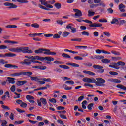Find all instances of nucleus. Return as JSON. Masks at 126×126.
<instances>
[{
  "label": "nucleus",
  "instance_id": "obj_61",
  "mask_svg": "<svg viewBox=\"0 0 126 126\" xmlns=\"http://www.w3.org/2000/svg\"><path fill=\"white\" fill-rule=\"evenodd\" d=\"M85 65L86 66H88L89 67H90V66H92V63L90 62H89V63H85Z\"/></svg>",
  "mask_w": 126,
  "mask_h": 126
},
{
  "label": "nucleus",
  "instance_id": "obj_13",
  "mask_svg": "<svg viewBox=\"0 0 126 126\" xmlns=\"http://www.w3.org/2000/svg\"><path fill=\"white\" fill-rule=\"evenodd\" d=\"M123 8H126V6L122 3L120 4L119 5V9L120 10L121 12H125L126 11V10L124 9Z\"/></svg>",
  "mask_w": 126,
  "mask_h": 126
},
{
  "label": "nucleus",
  "instance_id": "obj_41",
  "mask_svg": "<svg viewBox=\"0 0 126 126\" xmlns=\"http://www.w3.org/2000/svg\"><path fill=\"white\" fill-rule=\"evenodd\" d=\"M111 53H112V54H113L114 55H115L116 56H120L121 55V53H120V52H117L115 50L111 51Z\"/></svg>",
  "mask_w": 126,
  "mask_h": 126
},
{
  "label": "nucleus",
  "instance_id": "obj_6",
  "mask_svg": "<svg viewBox=\"0 0 126 126\" xmlns=\"http://www.w3.org/2000/svg\"><path fill=\"white\" fill-rule=\"evenodd\" d=\"M22 65H30L31 64V60L25 59L23 61L20 63Z\"/></svg>",
  "mask_w": 126,
  "mask_h": 126
},
{
  "label": "nucleus",
  "instance_id": "obj_49",
  "mask_svg": "<svg viewBox=\"0 0 126 126\" xmlns=\"http://www.w3.org/2000/svg\"><path fill=\"white\" fill-rule=\"evenodd\" d=\"M107 11H108V13L110 14H113V13H114V10L111 8H108Z\"/></svg>",
  "mask_w": 126,
  "mask_h": 126
},
{
  "label": "nucleus",
  "instance_id": "obj_50",
  "mask_svg": "<svg viewBox=\"0 0 126 126\" xmlns=\"http://www.w3.org/2000/svg\"><path fill=\"white\" fill-rule=\"evenodd\" d=\"M20 107L22 108H26L27 107V104L25 102H22V103L20 104Z\"/></svg>",
  "mask_w": 126,
  "mask_h": 126
},
{
  "label": "nucleus",
  "instance_id": "obj_32",
  "mask_svg": "<svg viewBox=\"0 0 126 126\" xmlns=\"http://www.w3.org/2000/svg\"><path fill=\"white\" fill-rule=\"evenodd\" d=\"M59 67L61 68H63V69H69V67L65 65H60Z\"/></svg>",
  "mask_w": 126,
  "mask_h": 126
},
{
  "label": "nucleus",
  "instance_id": "obj_16",
  "mask_svg": "<svg viewBox=\"0 0 126 126\" xmlns=\"http://www.w3.org/2000/svg\"><path fill=\"white\" fill-rule=\"evenodd\" d=\"M112 64H113V65H109V67H111V68H114L115 69H119L120 68V67L116 66L117 65V63H113Z\"/></svg>",
  "mask_w": 126,
  "mask_h": 126
},
{
  "label": "nucleus",
  "instance_id": "obj_56",
  "mask_svg": "<svg viewBox=\"0 0 126 126\" xmlns=\"http://www.w3.org/2000/svg\"><path fill=\"white\" fill-rule=\"evenodd\" d=\"M65 83L66 84H67V83H69V84H71V85H73V84H74V82L72 80L67 81L65 82Z\"/></svg>",
  "mask_w": 126,
  "mask_h": 126
},
{
  "label": "nucleus",
  "instance_id": "obj_57",
  "mask_svg": "<svg viewBox=\"0 0 126 126\" xmlns=\"http://www.w3.org/2000/svg\"><path fill=\"white\" fill-rule=\"evenodd\" d=\"M109 74H110V75H118V74H119V73H118L116 72H114V71H110L109 72Z\"/></svg>",
  "mask_w": 126,
  "mask_h": 126
},
{
  "label": "nucleus",
  "instance_id": "obj_48",
  "mask_svg": "<svg viewBox=\"0 0 126 126\" xmlns=\"http://www.w3.org/2000/svg\"><path fill=\"white\" fill-rule=\"evenodd\" d=\"M24 121L23 120H19L18 121H15L14 124L15 125H20V124H22V123H24Z\"/></svg>",
  "mask_w": 126,
  "mask_h": 126
},
{
  "label": "nucleus",
  "instance_id": "obj_39",
  "mask_svg": "<svg viewBox=\"0 0 126 126\" xmlns=\"http://www.w3.org/2000/svg\"><path fill=\"white\" fill-rule=\"evenodd\" d=\"M63 87H64L65 90H71V89H72V87H68V86L65 84L63 85Z\"/></svg>",
  "mask_w": 126,
  "mask_h": 126
},
{
  "label": "nucleus",
  "instance_id": "obj_27",
  "mask_svg": "<svg viewBox=\"0 0 126 126\" xmlns=\"http://www.w3.org/2000/svg\"><path fill=\"white\" fill-rule=\"evenodd\" d=\"M40 101L41 102V103L44 105V106H46V104H47V99H46V98H44L43 97H41L40 98Z\"/></svg>",
  "mask_w": 126,
  "mask_h": 126
},
{
  "label": "nucleus",
  "instance_id": "obj_19",
  "mask_svg": "<svg viewBox=\"0 0 126 126\" xmlns=\"http://www.w3.org/2000/svg\"><path fill=\"white\" fill-rule=\"evenodd\" d=\"M20 75H23V72H20L19 73H15L10 74V76H13V77H14L15 76H20Z\"/></svg>",
  "mask_w": 126,
  "mask_h": 126
},
{
  "label": "nucleus",
  "instance_id": "obj_20",
  "mask_svg": "<svg viewBox=\"0 0 126 126\" xmlns=\"http://www.w3.org/2000/svg\"><path fill=\"white\" fill-rule=\"evenodd\" d=\"M101 62L103 63H105V64H107L108 63H111V60L107 58H105V59L103 58V59H102Z\"/></svg>",
  "mask_w": 126,
  "mask_h": 126
},
{
  "label": "nucleus",
  "instance_id": "obj_29",
  "mask_svg": "<svg viewBox=\"0 0 126 126\" xmlns=\"http://www.w3.org/2000/svg\"><path fill=\"white\" fill-rule=\"evenodd\" d=\"M53 63L55 64H63L64 63L63 62L60 61L59 60H56Z\"/></svg>",
  "mask_w": 126,
  "mask_h": 126
},
{
  "label": "nucleus",
  "instance_id": "obj_42",
  "mask_svg": "<svg viewBox=\"0 0 126 126\" xmlns=\"http://www.w3.org/2000/svg\"><path fill=\"white\" fill-rule=\"evenodd\" d=\"M94 105V104L93 103L89 104L87 107L88 110L91 111V110H92V107H93Z\"/></svg>",
  "mask_w": 126,
  "mask_h": 126
},
{
  "label": "nucleus",
  "instance_id": "obj_53",
  "mask_svg": "<svg viewBox=\"0 0 126 126\" xmlns=\"http://www.w3.org/2000/svg\"><path fill=\"white\" fill-rule=\"evenodd\" d=\"M83 99H84V96H81L78 98V100H76V102H77V101L79 102H81Z\"/></svg>",
  "mask_w": 126,
  "mask_h": 126
},
{
  "label": "nucleus",
  "instance_id": "obj_36",
  "mask_svg": "<svg viewBox=\"0 0 126 126\" xmlns=\"http://www.w3.org/2000/svg\"><path fill=\"white\" fill-rule=\"evenodd\" d=\"M48 89V87H40L37 89H35L34 90V91H38V90H44L45 89Z\"/></svg>",
  "mask_w": 126,
  "mask_h": 126
},
{
  "label": "nucleus",
  "instance_id": "obj_37",
  "mask_svg": "<svg viewBox=\"0 0 126 126\" xmlns=\"http://www.w3.org/2000/svg\"><path fill=\"white\" fill-rule=\"evenodd\" d=\"M32 27H34V28H39L40 25H39L38 23H33L32 24Z\"/></svg>",
  "mask_w": 126,
  "mask_h": 126
},
{
  "label": "nucleus",
  "instance_id": "obj_3",
  "mask_svg": "<svg viewBox=\"0 0 126 126\" xmlns=\"http://www.w3.org/2000/svg\"><path fill=\"white\" fill-rule=\"evenodd\" d=\"M93 67L94 69H98L97 72L98 73H104V71H105V70L103 69L104 68V67L99 65H93Z\"/></svg>",
  "mask_w": 126,
  "mask_h": 126
},
{
  "label": "nucleus",
  "instance_id": "obj_46",
  "mask_svg": "<svg viewBox=\"0 0 126 126\" xmlns=\"http://www.w3.org/2000/svg\"><path fill=\"white\" fill-rule=\"evenodd\" d=\"M95 59H97V60H102V59H105V57L100 55V56H97L95 55Z\"/></svg>",
  "mask_w": 126,
  "mask_h": 126
},
{
  "label": "nucleus",
  "instance_id": "obj_7",
  "mask_svg": "<svg viewBox=\"0 0 126 126\" xmlns=\"http://www.w3.org/2000/svg\"><path fill=\"white\" fill-rule=\"evenodd\" d=\"M71 25H72V24H69L68 25H67L66 27V28H67V29H71V33H76V28L71 26Z\"/></svg>",
  "mask_w": 126,
  "mask_h": 126
},
{
  "label": "nucleus",
  "instance_id": "obj_10",
  "mask_svg": "<svg viewBox=\"0 0 126 126\" xmlns=\"http://www.w3.org/2000/svg\"><path fill=\"white\" fill-rule=\"evenodd\" d=\"M27 83V81L24 80V81H18L16 84L18 85V86H21L22 85H24V84Z\"/></svg>",
  "mask_w": 126,
  "mask_h": 126
},
{
  "label": "nucleus",
  "instance_id": "obj_2",
  "mask_svg": "<svg viewBox=\"0 0 126 126\" xmlns=\"http://www.w3.org/2000/svg\"><path fill=\"white\" fill-rule=\"evenodd\" d=\"M105 82L106 80H105L104 79L102 78H96V80L95 79L94 83H95L97 86H104V85L102 84H104V83H105Z\"/></svg>",
  "mask_w": 126,
  "mask_h": 126
},
{
  "label": "nucleus",
  "instance_id": "obj_17",
  "mask_svg": "<svg viewBox=\"0 0 126 126\" xmlns=\"http://www.w3.org/2000/svg\"><path fill=\"white\" fill-rule=\"evenodd\" d=\"M30 79L32 81H36V82H39V81H41V80H42V79H40L37 77H31Z\"/></svg>",
  "mask_w": 126,
  "mask_h": 126
},
{
  "label": "nucleus",
  "instance_id": "obj_33",
  "mask_svg": "<svg viewBox=\"0 0 126 126\" xmlns=\"http://www.w3.org/2000/svg\"><path fill=\"white\" fill-rule=\"evenodd\" d=\"M26 99L27 100H28V101L30 100H35V98L34 97L29 95H27L26 96Z\"/></svg>",
  "mask_w": 126,
  "mask_h": 126
},
{
  "label": "nucleus",
  "instance_id": "obj_21",
  "mask_svg": "<svg viewBox=\"0 0 126 126\" xmlns=\"http://www.w3.org/2000/svg\"><path fill=\"white\" fill-rule=\"evenodd\" d=\"M23 75H26L28 77H30L31 75H33V72H23Z\"/></svg>",
  "mask_w": 126,
  "mask_h": 126
},
{
  "label": "nucleus",
  "instance_id": "obj_35",
  "mask_svg": "<svg viewBox=\"0 0 126 126\" xmlns=\"http://www.w3.org/2000/svg\"><path fill=\"white\" fill-rule=\"evenodd\" d=\"M39 2H41L42 5H45V6H46L48 3V2H47L46 0H40Z\"/></svg>",
  "mask_w": 126,
  "mask_h": 126
},
{
  "label": "nucleus",
  "instance_id": "obj_12",
  "mask_svg": "<svg viewBox=\"0 0 126 126\" xmlns=\"http://www.w3.org/2000/svg\"><path fill=\"white\" fill-rule=\"evenodd\" d=\"M83 73L85 74H88V75H91V76H95L96 74L95 73L92 72L91 71H87V70H84L83 71Z\"/></svg>",
  "mask_w": 126,
  "mask_h": 126
},
{
  "label": "nucleus",
  "instance_id": "obj_63",
  "mask_svg": "<svg viewBox=\"0 0 126 126\" xmlns=\"http://www.w3.org/2000/svg\"><path fill=\"white\" fill-rule=\"evenodd\" d=\"M99 22H108V20H107V19H99Z\"/></svg>",
  "mask_w": 126,
  "mask_h": 126
},
{
  "label": "nucleus",
  "instance_id": "obj_34",
  "mask_svg": "<svg viewBox=\"0 0 126 126\" xmlns=\"http://www.w3.org/2000/svg\"><path fill=\"white\" fill-rule=\"evenodd\" d=\"M69 34H70V33H69V32L65 31V32H63V33L62 34V36H63V37H67V36H68V35H69Z\"/></svg>",
  "mask_w": 126,
  "mask_h": 126
},
{
  "label": "nucleus",
  "instance_id": "obj_38",
  "mask_svg": "<svg viewBox=\"0 0 126 126\" xmlns=\"http://www.w3.org/2000/svg\"><path fill=\"white\" fill-rule=\"evenodd\" d=\"M8 62L4 61L3 59H0V64H6Z\"/></svg>",
  "mask_w": 126,
  "mask_h": 126
},
{
  "label": "nucleus",
  "instance_id": "obj_26",
  "mask_svg": "<svg viewBox=\"0 0 126 126\" xmlns=\"http://www.w3.org/2000/svg\"><path fill=\"white\" fill-rule=\"evenodd\" d=\"M117 65H121V66H125L126 65V63L124 62L123 61H119L117 62Z\"/></svg>",
  "mask_w": 126,
  "mask_h": 126
},
{
  "label": "nucleus",
  "instance_id": "obj_45",
  "mask_svg": "<svg viewBox=\"0 0 126 126\" xmlns=\"http://www.w3.org/2000/svg\"><path fill=\"white\" fill-rule=\"evenodd\" d=\"M62 57H63V58H67L68 59H70V58H71V57H70V56H69L67 54H65V53H63Z\"/></svg>",
  "mask_w": 126,
  "mask_h": 126
},
{
  "label": "nucleus",
  "instance_id": "obj_5",
  "mask_svg": "<svg viewBox=\"0 0 126 126\" xmlns=\"http://www.w3.org/2000/svg\"><path fill=\"white\" fill-rule=\"evenodd\" d=\"M84 82H87L88 83H95V79L93 78H89L87 77H85L82 79Z\"/></svg>",
  "mask_w": 126,
  "mask_h": 126
},
{
  "label": "nucleus",
  "instance_id": "obj_14",
  "mask_svg": "<svg viewBox=\"0 0 126 126\" xmlns=\"http://www.w3.org/2000/svg\"><path fill=\"white\" fill-rule=\"evenodd\" d=\"M13 2H19L20 3H28L29 1L26 0H12Z\"/></svg>",
  "mask_w": 126,
  "mask_h": 126
},
{
  "label": "nucleus",
  "instance_id": "obj_4",
  "mask_svg": "<svg viewBox=\"0 0 126 126\" xmlns=\"http://www.w3.org/2000/svg\"><path fill=\"white\" fill-rule=\"evenodd\" d=\"M74 12H75L74 15H72V16H74L75 18H77V17H80L82 16V12L80 10L77 9H73Z\"/></svg>",
  "mask_w": 126,
  "mask_h": 126
},
{
  "label": "nucleus",
  "instance_id": "obj_40",
  "mask_svg": "<svg viewBox=\"0 0 126 126\" xmlns=\"http://www.w3.org/2000/svg\"><path fill=\"white\" fill-rule=\"evenodd\" d=\"M8 8L11 9V8H17V5L11 3V5L9 7H8Z\"/></svg>",
  "mask_w": 126,
  "mask_h": 126
},
{
  "label": "nucleus",
  "instance_id": "obj_9",
  "mask_svg": "<svg viewBox=\"0 0 126 126\" xmlns=\"http://www.w3.org/2000/svg\"><path fill=\"white\" fill-rule=\"evenodd\" d=\"M43 52H47V49L40 48L34 51L35 54H42Z\"/></svg>",
  "mask_w": 126,
  "mask_h": 126
},
{
  "label": "nucleus",
  "instance_id": "obj_8",
  "mask_svg": "<svg viewBox=\"0 0 126 126\" xmlns=\"http://www.w3.org/2000/svg\"><path fill=\"white\" fill-rule=\"evenodd\" d=\"M90 27H102L103 24L100 23H93L92 24L89 25Z\"/></svg>",
  "mask_w": 126,
  "mask_h": 126
},
{
  "label": "nucleus",
  "instance_id": "obj_59",
  "mask_svg": "<svg viewBox=\"0 0 126 126\" xmlns=\"http://www.w3.org/2000/svg\"><path fill=\"white\" fill-rule=\"evenodd\" d=\"M103 34L105 35V36H107V37H110V36H111V33L108 32H104Z\"/></svg>",
  "mask_w": 126,
  "mask_h": 126
},
{
  "label": "nucleus",
  "instance_id": "obj_54",
  "mask_svg": "<svg viewBox=\"0 0 126 126\" xmlns=\"http://www.w3.org/2000/svg\"><path fill=\"white\" fill-rule=\"evenodd\" d=\"M49 102H51V103H53V104H56L57 103V100L55 98H52L49 99Z\"/></svg>",
  "mask_w": 126,
  "mask_h": 126
},
{
  "label": "nucleus",
  "instance_id": "obj_60",
  "mask_svg": "<svg viewBox=\"0 0 126 126\" xmlns=\"http://www.w3.org/2000/svg\"><path fill=\"white\" fill-rule=\"evenodd\" d=\"M93 35L94 37H99V32L97 31H95L93 32Z\"/></svg>",
  "mask_w": 126,
  "mask_h": 126
},
{
  "label": "nucleus",
  "instance_id": "obj_64",
  "mask_svg": "<svg viewBox=\"0 0 126 126\" xmlns=\"http://www.w3.org/2000/svg\"><path fill=\"white\" fill-rule=\"evenodd\" d=\"M10 90L12 91V92H14L15 91V86L13 85L11 88H10Z\"/></svg>",
  "mask_w": 126,
  "mask_h": 126
},
{
  "label": "nucleus",
  "instance_id": "obj_51",
  "mask_svg": "<svg viewBox=\"0 0 126 126\" xmlns=\"http://www.w3.org/2000/svg\"><path fill=\"white\" fill-rule=\"evenodd\" d=\"M38 69H40L41 70H45V69H47V67L46 66H39Z\"/></svg>",
  "mask_w": 126,
  "mask_h": 126
},
{
  "label": "nucleus",
  "instance_id": "obj_47",
  "mask_svg": "<svg viewBox=\"0 0 126 126\" xmlns=\"http://www.w3.org/2000/svg\"><path fill=\"white\" fill-rule=\"evenodd\" d=\"M82 35L83 36H89V33L86 31H83L81 32Z\"/></svg>",
  "mask_w": 126,
  "mask_h": 126
},
{
  "label": "nucleus",
  "instance_id": "obj_58",
  "mask_svg": "<svg viewBox=\"0 0 126 126\" xmlns=\"http://www.w3.org/2000/svg\"><path fill=\"white\" fill-rule=\"evenodd\" d=\"M7 124V121H6V120H3L2 121L1 126H6Z\"/></svg>",
  "mask_w": 126,
  "mask_h": 126
},
{
  "label": "nucleus",
  "instance_id": "obj_43",
  "mask_svg": "<svg viewBox=\"0 0 126 126\" xmlns=\"http://www.w3.org/2000/svg\"><path fill=\"white\" fill-rule=\"evenodd\" d=\"M111 59L113 60V61H120L122 58L120 57H112Z\"/></svg>",
  "mask_w": 126,
  "mask_h": 126
},
{
  "label": "nucleus",
  "instance_id": "obj_15",
  "mask_svg": "<svg viewBox=\"0 0 126 126\" xmlns=\"http://www.w3.org/2000/svg\"><path fill=\"white\" fill-rule=\"evenodd\" d=\"M7 79L9 83H11L12 84L15 83V78H14L7 77Z\"/></svg>",
  "mask_w": 126,
  "mask_h": 126
},
{
  "label": "nucleus",
  "instance_id": "obj_1",
  "mask_svg": "<svg viewBox=\"0 0 126 126\" xmlns=\"http://www.w3.org/2000/svg\"><path fill=\"white\" fill-rule=\"evenodd\" d=\"M9 51L10 52H13L14 53H20L22 52V53L27 54H32L33 51L30 49H28L26 48H10L9 49Z\"/></svg>",
  "mask_w": 126,
  "mask_h": 126
},
{
  "label": "nucleus",
  "instance_id": "obj_28",
  "mask_svg": "<svg viewBox=\"0 0 126 126\" xmlns=\"http://www.w3.org/2000/svg\"><path fill=\"white\" fill-rule=\"evenodd\" d=\"M88 16L89 17H91V16H93L95 15V12H91V10H89L88 11Z\"/></svg>",
  "mask_w": 126,
  "mask_h": 126
},
{
  "label": "nucleus",
  "instance_id": "obj_11",
  "mask_svg": "<svg viewBox=\"0 0 126 126\" xmlns=\"http://www.w3.org/2000/svg\"><path fill=\"white\" fill-rule=\"evenodd\" d=\"M44 55H51V56H54V55H57L56 52H51L49 49H46V52H44Z\"/></svg>",
  "mask_w": 126,
  "mask_h": 126
},
{
  "label": "nucleus",
  "instance_id": "obj_23",
  "mask_svg": "<svg viewBox=\"0 0 126 126\" xmlns=\"http://www.w3.org/2000/svg\"><path fill=\"white\" fill-rule=\"evenodd\" d=\"M116 87H117V88H120V89H123V90H126V87H125V86L123 85H116Z\"/></svg>",
  "mask_w": 126,
  "mask_h": 126
},
{
  "label": "nucleus",
  "instance_id": "obj_44",
  "mask_svg": "<svg viewBox=\"0 0 126 126\" xmlns=\"http://www.w3.org/2000/svg\"><path fill=\"white\" fill-rule=\"evenodd\" d=\"M74 59L77 61H82L83 60V58L80 56H75Z\"/></svg>",
  "mask_w": 126,
  "mask_h": 126
},
{
  "label": "nucleus",
  "instance_id": "obj_24",
  "mask_svg": "<svg viewBox=\"0 0 126 126\" xmlns=\"http://www.w3.org/2000/svg\"><path fill=\"white\" fill-rule=\"evenodd\" d=\"M16 56V54L12 53H6L5 54V57H15Z\"/></svg>",
  "mask_w": 126,
  "mask_h": 126
},
{
  "label": "nucleus",
  "instance_id": "obj_52",
  "mask_svg": "<svg viewBox=\"0 0 126 126\" xmlns=\"http://www.w3.org/2000/svg\"><path fill=\"white\" fill-rule=\"evenodd\" d=\"M59 38H61V36L58 33L55 34L53 35L54 39H59Z\"/></svg>",
  "mask_w": 126,
  "mask_h": 126
},
{
  "label": "nucleus",
  "instance_id": "obj_62",
  "mask_svg": "<svg viewBox=\"0 0 126 126\" xmlns=\"http://www.w3.org/2000/svg\"><path fill=\"white\" fill-rule=\"evenodd\" d=\"M64 109H65L64 107H63V106H58L57 108V109L58 110V111H61L62 110H64Z\"/></svg>",
  "mask_w": 126,
  "mask_h": 126
},
{
  "label": "nucleus",
  "instance_id": "obj_22",
  "mask_svg": "<svg viewBox=\"0 0 126 126\" xmlns=\"http://www.w3.org/2000/svg\"><path fill=\"white\" fill-rule=\"evenodd\" d=\"M111 24H119L120 22H119V20L118 19L113 18L111 22Z\"/></svg>",
  "mask_w": 126,
  "mask_h": 126
},
{
  "label": "nucleus",
  "instance_id": "obj_25",
  "mask_svg": "<svg viewBox=\"0 0 126 126\" xmlns=\"http://www.w3.org/2000/svg\"><path fill=\"white\" fill-rule=\"evenodd\" d=\"M45 60L48 61V62H54L55 61V59L51 57H45Z\"/></svg>",
  "mask_w": 126,
  "mask_h": 126
},
{
  "label": "nucleus",
  "instance_id": "obj_55",
  "mask_svg": "<svg viewBox=\"0 0 126 126\" xmlns=\"http://www.w3.org/2000/svg\"><path fill=\"white\" fill-rule=\"evenodd\" d=\"M53 71H55V72H59V73H61L63 70H61V69L59 68H55L53 69Z\"/></svg>",
  "mask_w": 126,
  "mask_h": 126
},
{
  "label": "nucleus",
  "instance_id": "obj_31",
  "mask_svg": "<svg viewBox=\"0 0 126 126\" xmlns=\"http://www.w3.org/2000/svg\"><path fill=\"white\" fill-rule=\"evenodd\" d=\"M6 28H17V26L14 25H8L6 26Z\"/></svg>",
  "mask_w": 126,
  "mask_h": 126
},
{
  "label": "nucleus",
  "instance_id": "obj_18",
  "mask_svg": "<svg viewBox=\"0 0 126 126\" xmlns=\"http://www.w3.org/2000/svg\"><path fill=\"white\" fill-rule=\"evenodd\" d=\"M44 33H30L28 34L29 37H36V36H41Z\"/></svg>",
  "mask_w": 126,
  "mask_h": 126
},
{
  "label": "nucleus",
  "instance_id": "obj_30",
  "mask_svg": "<svg viewBox=\"0 0 126 126\" xmlns=\"http://www.w3.org/2000/svg\"><path fill=\"white\" fill-rule=\"evenodd\" d=\"M54 6L57 9H60L62 7V4L60 3H56L54 4Z\"/></svg>",
  "mask_w": 126,
  "mask_h": 126
}]
</instances>
